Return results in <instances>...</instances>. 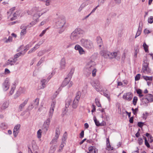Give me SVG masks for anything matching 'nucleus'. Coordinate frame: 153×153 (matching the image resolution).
<instances>
[{
    "mask_svg": "<svg viewBox=\"0 0 153 153\" xmlns=\"http://www.w3.org/2000/svg\"><path fill=\"white\" fill-rule=\"evenodd\" d=\"M84 31L81 28H76L70 34V39L71 42L69 43L66 46V48H69L77 43L78 40L80 38L84 33Z\"/></svg>",
    "mask_w": 153,
    "mask_h": 153,
    "instance_id": "f257e3e1",
    "label": "nucleus"
},
{
    "mask_svg": "<svg viewBox=\"0 0 153 153\" xmlns=\"http://www.w3.org/2000/svg\"><path fill=\"white\" fill-rule=\"evenodd\" d=\"M72 101V98L71 97H68L65 101V107L66 108L69 107Z\"/></svg>",
    "mask_w": 153,
    "mask_h": 153,
    "instance_id": "412c9836",
    "label": "nucleus"
},
{
    "mask_svg": "<svg viewBox=\"0 0 153 153\" xmlns=\"http://www.w3.org/2000/svg\"><path fill=\"white\" fill-rule=\"evenodd\" d=\"M29 99V98H27L23 102L19 105L18 108V111H21L23 110L25 106L27 103Z\"/></svg>",
    "mask_w": 153,
    "mask_h": 153,
    "instance_id": "9d476101",
    "label": "nucleus"
},
{
    "mask_svg": "<svg viewBox=\"0 0 153 153\" xmlns=\"http://www.w3.org/2000/svg\"><path fill=\"white\" fill-rule=\"evenodd\" d=\"M81 45L88 49H91L93 47V42L89 40L82 39L80 40Z\"/></svg>",
    "mask_w": 153,
    "mask_h": 153,
    "instance_id": "7ed1b4c3",
    "label": "nucleus"
},
{
    "mask_svg": "<svg viewBox=\"0 0 153 153\" xmlns=\"http://www.w3.org/2000/svg\"><path fill=\"white\" fill-rule=\"evenodd\" d=\"M44 54V52L43 51H40L38 53V56H40Z\"/></svg>",
    "mask_w": 153,
    "mask_h": 153,
    "instance_id": "680f3d73",
    "label": "nucleus"
},
{
    "mask_svg": "<svg viewBox=\"0 0 153 153\" xmlns=\"http://www.w3.org/2000/svg\"><path fill=\"white\" fill-rule=\"evenodd\" d=\"M45 5L47 6H49L51 2V0H45Z\"/></svg>",
    "mask_w": 153,
    "mask_h": 153,
    "instance_id": "4d7b16f0",
    "label": "nucleus"
},
{
    "mask_svg": "<svg viewBox=\"0 0 153 153\" xmlns=\"http://www.w3.org/2000/svg\"><path fill=\"white\" fill-rule=\"evenodd\" d=\"M20 94H21L19 91H17L14 95V98L16 99L18 98L19 97L20 95Z\"/></svg>",
    "mask_w": 153,
    "mask_h": 153,
    "instance_id": "49530a36",
    "label": "nucleus"
},
{
    "mask_svg": "<svg viewBox=\"0 0 153 153\" xmlns=\"http://www.w3.org/2000/svg\"><path fill=\"white\" fill-rule=\"evenodd\" d=\"M93 86L97 91H100L102 88V87L100 85V82L98 80H96L94 81Z\"/></svg>",
    "mask_w": 153,
    "mask_h": 153,
    "instance_id": "f8f14e48",
    "label": "nucleus"
},
{
    "mask_svg": "<svg viewBox=\"0 0 153 153\" xmlns=\"http://www.w3.org/2000/svg\"><path fill=\"white\" fill-rule=\"evenodd\" d=\"M17 61V59L14 58H10L8 59L6 63V65H14Z\"/></svg>",
    "mask_w": 153,
    "mask_h": 153,
    "instance_id": "aec40b11",
    "label": "nucleus"
},
{
    "mask_svg": "<svg viewBox=\"0 0 153 153\" xmlns=\"http://www.w3.org/2000/svg\"><path fill=\"white\" fill-rule=\"evenodd\" d=\"M65 66V59H62L60 62V68L61 69H64Z\"/></svg>",
    "mask_w": 153,
    "mask_h": 153,
    "instance_id": "bb28decb",
    "label": "nucleus"
},
{
    "mask_svg": "<svg viewBox=\"0 0 153 153\" xmlns=\"http://www.w3.org/2000/svg\"><path fill=\"white\" fill-rule=\"evenodd\" d=\"M148 22L150 24H152L153 22V16H151L148 19Z\"/></svg>",
    "mask_w": 153,
    "mask_h": 153,
    "instance_id": "603ef678",
    "label": "nucleus"
},
{
    "mask_svg": "<svg viewBox=\"0 0 153 153\" xmlns=\"http://www.w3.org/2000/svg\"><path fill=\"white\" fill-rule=\"evenodd\" d=\"M9 86L8 79H6L3 84L2 87L3 89L5 91H7L9 89Z\"/></svg>",
    "mask_w": 153,
    "mask_h": 153,
    "instance_id": "4468645a",
    "label": "nucleus"
},
{
    "mask_svg": "<svg viewBox=\"0 0 153 153\" xmlns=\"http://www.w3.org/2000/svg\"><path fill=\"white\" fill-rule=\"evenodd\" d=\"M92 110H91V112H92V113H93V112H94V111H96V108H95V106L94 105H92Z\"/></svg>",
    "mask_w": 153,
    "mask_h": 153,
    "instance_id": "774afa93",
    "label": "nucleus"
},
{
    "mask_svg": "<svg viewBox=\"0 0 153 153\" xmlns=\"http://www.w3.org/2000/svg\"><path fill=\"white\" fill-rule=\"evenodd\" d=\"M79 101V100H77V99H74L72 104V107L73 108L75 109L77 108Z\"/></svg>",
    "mask_w": 153,
    "mask_h": 153,
    "instance_id": "b1692460",
    "label": "nucleus"
},
{
    "mask_svg": "<svg viewBox=\"0 0 153 153\" xmlns=\"http://www.w3.org/2000/svg\"><path fill=\"white\" fill-rule=\"evenodd\" d=\"M52 117H50V114H48V118H47L44 122L43 126V128L45 129V131H47L49 127L50 123L51 122V119Z\"/></svg>",
    "mask_w": 153,
    "mask_h": 153,
    "instance_id": "39448f33",
    "label": "nucleus"
},
{
    "mask_svg": "<svg viewBox=\"0 0 153 153\" xmlns=\"http://www.w3.org/2000/svg\"><path fill=\"white\" fill-rule=\"evenodd\" d=\"M109 57L111 58H114L118 60H119L120 59V55L118 52H114L112 53L110 52V56Z\"/></svg>",
    "mask_w": 153,
    "mask_h": 153,
    "instance_id": "6e6552de",
    "label": "nucleus"
},
{
    "mask_svg": "<svg viewBox=\"0 0 153 153\" xmlns=\"http://www.w3.org/2000/svg\"><path fill=\"white\" fill-rule=\"evenodd\" d=\"M145 145L147 147H150V145H149V143H148V141H147L146 138H145Z\"/></svg>",
    "mask_w": 153,
    "mask_h": 153,
    "instance_id": "338daca9",
    "label": "nucleus"
},
{
    "mask_svg": "<svg viewBox=\"0 0 153 153\" xmlns=\"http://www.w3.org/2000/svg\"><path fill=\"white\" fill-rule=\"evenodd\" d=\"M43 13H39V14H35L34 15V17L36 16V18L38 19L39 18L41 15H42Z\"/></svg>",
    "mask_w": 153,
    "mask_h": 153,
    "instance_id": "052dcab7",
    "label": "nucleus"
},
{
    "mask_svg": "<svg viewBox=\"0 0 153 153\" xmlns=\"http://www.w3.org/2000/svg\"><path fill=\"white\" fill-rule=\"evenodd\" d=\"M95 65V63L93 61H90L88 62L84 69L85 73L86 74L89 75L92 72L93 77L96 76L97 70L94 68Z\"/></svg>",
    "mask_w": 153,
    "mask_h": 153,
    "instance_id": "f03ea898",
    "label": "nucleus"
},
{
    "mask_svg": "<svg viewBox=\"0 0 153 153\" xmlns=\"http://www.w3.org/2000/svg\"><path fill=\"white\" fill-rule=\"evenodd\" d=\"M104 95L106 97L107 99H108V100L109 101L110 100V95L109 94H108L107 93H106L105 92H103Z\"/></svg>",
    "mask_w": 153,
    "mask_h": 153,
    "instance_id": "c03bdc74",
    "label": "nucleus"
},
{
    "mask_svg": "<svg viewBox=\"0 0 153 153\" xmlns=\"http://www.w3.org/2000/svg\"><path fill=\"white\" fill-rule=\"evenodd\" d=\"M71 79L68 77L65 78L64 81L63 82L61 86L62 87H64L66 86H67L69 82L70 81Z\"/></svg>",
    "mask_w": 153,
    "mask_h": 153,
    "instance_id": "4be33fe9",
    "label": "nucleus"
},
{
    "mask_svg": "<svg viewBox=\"0 0 153 153\" xmlns=\"http://www.w3.org/2000/svg\"><path fill=\"white\" fill-rule=\"evenodd\" d=\"M100 54L105 58H108L110 56V52L106 50H101L100 52Z\"/></svg>",
    "mask_w": 153,
    "mask_h": 153,
    "instance_id": "ddd939ff",
    "label": "nucleus"
},
{
    "mask_svg": "<svg viewBox=\"0 0 153 153\" xmlns=\"http://www.w3.org/2000/svg\"><path fill=\"white\" fill-rule=\"evenodd\" d=\"M133 96L132 93L128 92L124 94L123 98L126 100L130 101L132 100Z\"/></svg>",
    "mask_w": 153,
    "mask_h": 153,
    "instance_id": "423d86ee",
    "label": "nucleus"
},
{
    "mask_svg": "<svg viewBox=\"0 0 153 153\" xmlns=\"http://www.w3.org/2000/svg\"><path fill=\"white\" fill-rule=\"evenodd\" d=\"M87 5V4L86 2L82 3L79 8L78 11L79 12H81L82 9Z\"/></svg>",
    "mask_w": 153,
    "mask_h": 153,
    "instance_id": "7c9ffc66",
    "label": "nucleus"
},
{
    "mask_svg": "<svg viewBox=\"0 0 153 153\" xmlns=\"http://www.w3.org/2000/svg\"><path fill=\"white\" fill-rule=\"evenodd\" d=\"M33 10H35L37 12L41 11L42 10V9L39 7H36L33 8Z\"/></svg>",
    "mask_w": 153,
    "mask_h": 153,
    "instance_id": "a19ab883",
    "label": "nucleus"
},
{
    "mask_svg": "<svg viewBox=\"0 0 153 153\" xmlns=\"http://www.w3.org/2000/svg\"><path fill=\"white\" fill-rule=\"evenodd\" d=\"M29 45H27L25 47V48L24 49V51H25L23 53V55H24L25 53L26 52L27 50H28L29 49Z\"/></svg>",
    "mask_w": 153,
    "mask_h": 153,
    "instance_id": "0e129e2a",
    "label": "nucleus"
},
{
    "mask_svg": "<svg viewBox=\"0 0 153 153\" xmlns=\"http://www.w3.org/2000/svg\"><path fill=\"white\" fill-rule=\"evenodd\" d=\"M95 103L96 105L98 107H100L101 106V105L100 103L99 100L97 98H96L95 99Z\"/></svg>",
    "mask_w": 153,
    "mask_h": 153,
    "instance_id": "ea45409f",
    "label": "nucleus"
},
{
    "mask_svg": "<svg viewBox=\"0 0 153 153\" xmlns=\"http://www.w3.org/2000/svg\"><path fill=\"white\" fill-rule=\"evenodd\" d=\"M42 136V130L39 129L37 132V137L39 138H40Z\"/></svg>",
    "mask_w": 153,
    "mask_h": 153,
    "instance_id": "58836bf2",
    "label": "nucleus"
},
{
    "mask_svg": "<svg viewBox=\"0 0 153 153\" xmlns=\"http://www.w3.org/2000/svg\"><path fill=\"white\" fill-rule=\"evenodd\" d=\"M94 122L95 123L96 125L97 126H102L103 125L101 123H99V121L97 120V119L95 117H94Z\"/></svg>",
    "mask_w": 153,
    "mask_h": 153,
    "instance_id": "f704fd0d",
    "label": "nucleus"
},
{
    "mask_svg": "<svg viewBox=\"0 0 153 153\" xmlns=\"http://www.w3.org/2000/svg\"><path fill=\"white\" fill-rule=\"evenodd\" d=\"M74 49L78 51L80 55L83 54L85 53V51L83 48L79 45H76L75 46Z\"/></svg>",
    "mask_w": 153,
    "mask_h": 153,
    "instance_id": "f3484780",
    "label": "nucleus"
},
{
    "mask_svg": "<svg viewBox=\"0 0 153 153\" xmlns=\"http://www.w3.org/2000/svg\"><path fill=\"white\" fill-rule=\"evenodd\" d=\"M47 29H45L42 31V32L40 34L39 36L42 37L45 33Z\"/></svg>",
    "mask_w": 153,
    "mask_h": 153,
    "instance_id": "bf43d9fd",
    "label": "nucleus"
},
{
    "mask_svg": "<svg viewBox=\"0 0 153 153\" xmlns=\"http://www.w3.org/2000/svg\"><path fill=\"white\" fill-rule=\"evenodd\" d=\"M81 95V93L80 91H78L76 95V97L74 99H77V100H79L80 99V98Z\"/></svg>",
    "mask_w": 153,
    "mask_h": 153,
    "instance_id": "c9c22d12",
    "label": "nucleus"
},
{
    "mask_svg": "<svg viewBox=\"0 0 153 153\" xmlns=\"http://www.w3.org/2000/svg\"><path fill=\"white\" fill-rule=\"evenodd\" d=\"M142 71L144 73L148 74L151 72V70L149 67H147L142 68Z\"/></svg>",
    "mask_w": 153,
    "mask_h": 153,
    "instance_id": "c85d7f7f",
    "label": "nucleus"
},
{
    "mask_svg": "<svg viewBox=\"0 0 153 153\" xmlns=\"http://www.w3.org/2000/svg\"><path fill=\"white\" fill-rule=\"evenodd\" d=\"M138 141L139 144L140 145H141L143 142V140L141 138H139L138 139Z\"/></svg>",
    "mask_w": 153,
    "mask_h": 153,
    "instance_id": "13d9d810",
    "label": "nucleus"
},
{
    "mask_svg": "<svg viewBox=\"0 0 153 153\" xmlns=\"http://www.w3.org/2000/svg\"><path fill=\"white\" fill-rule=\"evenodd\" d=\"M75 68H71L70 72L68 75V78H70L71 79L73 75L74 72Z\"/></svg>",
    "mask_w": 153,
    "mask_h": 153,
    "instance_id": "393cba45",
    "label": "nucleus"
},
{
    "mask_svg": "<svg viewBox=\"0 0 153 153\" xmlns=\"http://www.w3.org/2000/svg\"><path fill=\"white\" fill-rule=\"evenodd\" d=\"M143 47L144 48L145 51L146 52L148 51V46L145 42H144L143 44Z\"/></svg>",
    "mask_w": 153,
    "mask_h": 153,
    "instance_id": "79ce46f5",
    "label": "nucleus"
},
{
    "mask_svg": "<svg viewBox=\"0 0 153 153\" xmlns=\"http://www.w3.org/2000/svg\"><path fill=\"white\" fill-rule=\"evenodd\" d=\"M73 85V83L72 81L69 82L68 84L67 85V87L68 88H70Z\"/></svg>",
    "mask_w": 153,
    "mask_h": 153,
    "instance_id": "864d4df0",
    "label": "nucleus"
},
{
    "mask_svg": "<svg viewBox=\"0 0 153 153\" xmlns=\"http://www.w3.org/2000/svg\"><path fill=\"white\" fill-rule=\"evenodd\" d=\"M140 74H137L135 77V79L136 81L138 80L140 78Z\"/></svg>",
    "mask_w": 153,
    "mask_h": 153,
    "instance_id": "6e6d98bb",
    "label": "nucleus"
},
{
    "mask_svg": "<svg viewBox=\"0 0 153 153\" xmlns=\"http://www.w3.org/2000/svg\"><path fill=\"white\" fill-rule=\"evenodd\" d=\"M59 93L57 91H56L53 95L52 97V99L53 100H54L57 97V95Z\"/></svg>",
    "mask_w": 153,
    "mask_h": 153,
    "instance_id": "09e8293b",
    "label": "nucleus"
},
{
    "mask_svg": "<svg viewBox=\"0 0 153 153\" xmlns=\"http://www.w3.org/2000/svg\"><path fill=\"white\" fill-rule=\"evenodd\" d=\"M15 89V87L14 85L13 86H12L11 88V90L10 92V95H12L13 94Z\"/></svg>",
    "mask_w": 153,
    "mask_h": 153,
    "instance_id": "a18cd8bd",
    "label": "nucleus"
},
{
    "mask_svg": "<svg viewBox=\"0 0 153 153\" xmlns=\"http://www.w3.org/2000/svg\"><path fill=\"white\" fill-rule=\"evenodd\" d=\"M96 40L99 48L101 49L102 47L103 48L104 46L103 44L101 38L99 36L97 37Z\"/></svg>",
    "mask_w": 153,
    "mask_h": 153,
    "instance_id": "dca6fc26",
    "label": "nucleus"
},
{
    "mask_svg": "<svg viewBox=\"0 0 153 153\" xmlns=\"http://www.w3.org/2000/svg\"><path fill=\"white\" fill-rule=\"evenodd\" d=\"M20 13V11L17 10L13 14H11L8 18L11 21L15 20L17 18V16L19 15Z\"/></svg>",
    "mask_w": 153,
    "mask_h": 153,
    "instance_id": "1a4fd4ad",
    "label": "nucleus"
},
{
    "mask_svg": "<svg viewBox=\"0 0 153 153\" xmlns=\"http://www.w3.org/2000/svg\"><path fill=\"white\" fill-rule=\"evenodd\" d=\"M1 127L3 129H5L7 128V126L5 123H2L1 125Z\"/></svg>",
    "mask_w": 153,
    "mask_h": 153,
    "instance_id": "e433bc0d",
    "label": "nucleus"
},
{
    "mask_svg": "<svg viewBox=\"0 0 153 153\" xmlns=\"http://www.w3.org/2000/svg\"><path fill=\"white\" fill-rule=\"evenodd\" d=\"M145 97L149 102H151L153 101V96L151 94H147Z\"/></svg>",
    "mask_w": 153,
    "mask_h": 153,
    "instance_id": "a878e982",
    "label": "nucleus"
},
{
    "mask_svg": "<svg viewBox=\"0 0 153 153\" xmlns=\"http://www.w3.org/2000/svg\"><path fill=\"white\" fill-rule=\"evenodd\" d=\"M8 106V104L6 101L4 102L2 104L1 109L2 110H4L7 108Z\"/></svg>",
    "mask_w": 153,
    "mask_h": 153,
    "instance_id": "c756f323",
    "label": "nucleus"
},
{
    "mask_svg": "<svg viewBox=\"0 0 153 153\" xmlns=\"http://www.w3.org/2000/svg\"><path fill=\"white\" fill-rule=\"evenodd\" d=\"M144 33L145 34H148L150 33H151L150 31L148 30L145 29L144 31Z\"/></svg>",
    "mask_w": 153,
    "mask_h": 153,
    "instance_id": "69168bd1",
    "label": "nucleus"
},
{
    "mask_svg": "<svg viewBox=\"0 0 153 153\" xmlns=\"http://www.w3.org/2000/svg\"><path fill=\"white\" fill-rule=\"evenodd\" d=\"M39 99L38 98L36 99L34 102L33 104H31V105L28 106L29 109L31 110L34 107H35V108H37V107L39 104Z\"/></svg>",
    "mask_w": 153,
    "mask_h": 153,
    "instance_id": "9b49d317",
    "label": "nucleus"
},
{
    "mask_svg": "<svg viewBox=\"0 0 153 153\" xmlns=\"http://www.w3.org/2000/svg\"><path fill=\"white\" fill-rule=\"evenodd\" d=\"M143 23L142 22H140L139 23V27L138 31L136 34L135 38H136L140 35L142 29Z\"/></svg>",
    "mask_w": 153,
    "mask_h": 153,
    "instance_id": "6ab92c4d",
    "label": "nucleus"
},
{
    "mask_svg": "<svg viewBox=\"0 0 153 153\" xmlns=\"http://www.w3.org/2000/svg\"><path fill=\"white\" fill-rule=\"evenodd\" d=\"M140 100L143 104H146L149 102L145 96L143 98H141Z\"/></svg>",
    "mask_w": 153,
    "mask_h": 153,
    "instance_id": "2f4dec72",
    "label": "nucleus"
},
{
    "mask_svg": "<svg viewBox=\"0 0 153 153\" xmlns=\"http://www.w3.org/2000/svg\"><path fill=\"white\" fill-rule=\"evenodd\" d=\"M60 134V131L59 128H57L56 129L55 134L54 137L56 138H59Z\"/></svg>",
    "mask_w": 153,
    "mask_h": 153,
    "instance_id": "cd10ccee",
    "label": "nucleus"
},
{
    "mask_svg": "<svg viewBox=\"0 0 153 153\" xmlns=\"http://www.w3.org/2000/svg\"><path fill=\"white\" fill-rule=\"evenodd\" d=\"M58 138H56L55 137H54L52 141L50 142V144H56L57 142V140Z\"/></svg>",
    "mask_w": 153,
    "mask_h": 153,
    "instance_id": "72a5a7b5",
    "label": "nucleus"
},
{
    "mask_svg": "<svg viewBox=\"0 0 153 153\" xmlns=\"http://www.w3.org/2000/svg\"><path fill=\"white\" fill-rule=\"evenodd\" d=\"M107 147L106 149L108 150H112L113 149V147H111L110 145L109 139L107 138L106 139Z\"/></svg>",
    "mask_w": 153,
    "mask_h": 153,
    "instance_id": "5701e85b",
    "label": "nucleus"
},
{
    "mask_svg": "<svg viewBox=\"0 0 153 153\" xmlns=\"http://www.w3.org/2000/svg\"><path fill=\"white\" fill-rule=\"evenodd\" d=\"M46 82V80L45 79H43L41 81V83L42 85V87H41V88H43L45 87L46 84H45V82Z\"/></svg>",
    "mask_w": 153,
    "mask_h": 153,
    "instance_id": "4c0bfd02",
    "label": "nucleus"
},
{
    "mask_svg": "<svg viewBox=\"0 0 153 153\" xmlns=\"http://www.w3.org/2000/svg\"><path fill=\"white\" fill-rule=\"evenodd\" d=\"M27 25L25 26L24 25H22L21 27L20 28L22 29L20 33V35L21 36H24L26 33V29L27 27Z\"/></svg>",
    "mask_w": 153,
    "mask_h": 153,
    "instance_id": "a211bd4d",
    "label": "nucleus"
},
{
    "mask_svg": "<svg viewBox=\"0 0 153 153\" xmlns=\"http://www.w3.org/2000/svg\"><path fill=\"white\" fill-rule=\"evenodd\" d=\"M138 99L137 97H134L133 100V103L134 105H135L136 104Z\"/></svg>",
    "mask_w": 153,
    "mask_h": 153,
    "instance_id": "37998d69",
    "label": "nucleus"
},
{
    "mask_svg": "<svg viewBox=\"0 0 153 153\" xmlns=\"http://www.w3.org/2000/svg\"><path fill=\"white\" fill-rule=\"evenodd\" d=\"M67 138V136L66 133L65 132L63 134V137L62 138V142L65 141L66 140Z\"/></svg>",
    "mask_w": 153,
    "mask_h": 153,
    "instance_id": "3c124183",
    "label": "nucleus"
},
{
    "mask_svg": "<svg viewBox=\"0 0 153 153\" xmlns=\"http://www.w3.org/2000/svg\"><path fill=\"white\" fill-rule=\"evenodd\" d=\"M56 101L55 100H53L51 102V108L49 111V114H50V117H52L54 109L55 106Z\"/></svg>",
    "mask_w": 153,
    "mask_h": 153,
    "instance_id": "0eeeda50",
    "label": "nucleus"
},
{
    "mask_svg": "<svg viewBox=\"0 0 153 153\" xmlns=\"http://www.w3.org/2000/svg\"><path fill=\"white\" fill-rule=\"evenodd\" d=\"M56 23L58 28L63 27L65 23V20L64 17L62 16L58 17L56 19Z\"/></svg>",
    "mask_w": 153,
    "mask_h": 153,
    "instance_id": "20e7f679",
    "label": "nucleus"
},
{
    "mask_svg": "<svg viewBox=\"0 0 153 153\" xmlns=\"http://www.w3.org/2000/svg\"><path fill=\"white\" fill-rule=\"evenodd\" d=\"M20 127V124H17L14 127L13 134L15 137H16L19 133Z\"/></svg>",
    "mask_w": 153,
    "mask_h": 153,
    "instance_id": "2eb2a0df",
    "label": "nucleus"
},
{
    "mask_svg": "<svg viewBox=\"0 0 153 153\" xmlns=\"http://www.w3.org/2000/svg\"><path fill=\"white\" fill-rule=\"evenodd\" d=\"M22 54H23L22 53V52H19L16 53L14 55V58L17 60V58L20 56Z\"/></svg>",
    "mask_w": 153,
    "mask_h": 153,
    "instance_id": "de8ad7c7",
    "label": "nucleus"
},
{
    "mask_svg": "<svg viewBox=\"0 0 153 153\" xmlns=\"http://www.w3.org/2000/svg\"><path fill=\"white\" fill-rule=\"evenodd\" d=\"M142 77L146 81H152V76H142Z\"/></svg>",
    "mask_w": 153,
    "mask_h": 153,
    "instance_id": "473e14b6",
    "label": "nucleus"
},
{
    "mask_svg": "<svg viewBox=\"0 0 153 153\" xmlns=\"http://www.w3.org/2000/svg\"><path fill=\"white\" fill-rule=\"evenodd\" d=\"M148 65L149 64L148 63L147 61H144V63L143 64V66L142 68L148 67Z\"/></svg>",
    "mask_w": 153,
    "mask_h": 153,
    "instance_id": "8fccbe9b",
    "label": "nucleus"
},
{
    "mask_svg": "<svg viewBox=\"0 0 153 153\" xmlns=\"http://www.w3.org/2000/svg\"><path fill=\"white\" fill-rule=\"evenodd\" d=\"M95 147L94 146H91L88 148L89 151L90 152L93 153V151Z\"/></svg>",
    "mask_w": 153,
    "mask_h": 153,
    "instance_id": "5fc2aeb1",
    "label": "nucleus"
},
{
    "mask_svg": "<svg viewBox=\"0 0 153 153\" xmlns=\"http://www.w3.org/2000/svg\"><path fill=\"white\" fill-rule=\"evenodd\" d=\"M143 123L141 122H139L138 123V126L140 128H141L143 125Z\"/></svg>",
    "mask_w": 153,
    "mask_h": 153,
    "instance_id": "e2e57ef3",
    "label": "nucleus"
}]
</instances>
